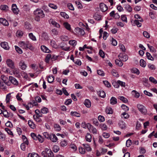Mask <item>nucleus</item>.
I'll return each mask as SVG.
<instances>
[{
	"instance_id": "f257e3e1",
	"label": "nucleus",
	"mask_w": 157,
	"mask_h": 157,
	"mask_svg": "<svg viewBox=\"0 0 157 157\" xmlns=\"http://www.w3.org/2000/svg\"><path fill=\"white\" fill-rule=\"evenodd\" d=\"M33 14L35 17V20L38 22L40 21V18H43L45 16L43 10L39 8L36 9L33 11Z\"/></svg>"
},
{
	"instance_id": "f03ea898",
	"label": "nucleus",
	"mask_w": 157,
	"mask_h": 157,
	"mask_svg": "<svg viewBox=\"0 0 157 157\" xmlns=\"http://www.w3.org/2000/svg\"><path fill=\"white\" fill-rule=\"evenodd\" d=\"M137 108L140 112L144 115L147 114V111L145 107L143 105L140 104H138L137 105Z\"/></svg>"
},
{
	"instance_id": "7ed1b4c3",
	"label": "nucleus",
	"mask_w": 157,
	"mask_h": 157,
	"mask_svg": "<svg viewBox=\"0 0 157 157\" xmlns=\"http://www.w3.org/2000/svg\"><path fill=\"white\" fill-rule=\"evenodd\" d=\"M12 70V75L13 74L16 77L19 78L21 77L20 70L18 68H14Z\"/></svg>"
},
{
	"instance_id": "20e7f679",
	"label": "nucleus",
	"mask_w": 157,
	"mask_h": 157,
	"mask_svg": "<svg viewBox=\"0 0 157 157\" xmlns=\"http://www.w3.org/2000/svg\"><path fill=\"white\" fill-rule=\"evenodd\" d=\"M48 21L50 24L58 28H60V26L59 24L55 21L53 19H50Z\"/></svg>"
},
{
	"instance_id": "39448f33",
	"label": "nucleus",
	"mask_w": 157,
	"mask_h": 157,
	"mask_svg": "<svg viewBox=\"0 0 157 157\" xmlns=\"http://www.w3.org/2000/svg\"><path fill=\"white\" fill-rule=\"evenodd\" d=\"M9 80L10 82L15 85H17L18 84V82L17 79L12 76L9 77Z\"/></svg>"
},
{
	"instance_id": "423d86ee",
	"label": "nucleus",
	"mask_w": 157,
	"mask_h": 157,
	"mask_svg": "<svg viewBox=\"0 0 157 157\" xmlns=\"http://www.w3.org/2000/svg\"><path fill=\"white\" fill-rule=\"evenodd\" d=\"M6 64L8 66L12 69H13L15 67L14 62L11 59H8L6 60Z\"/></svg>"
},
{
	"instance_id": "0eeeda50",
	"label": "nucleus",
	"mask_w": 157,
	"mask_h": 157,
	"mask_svg": "<svg viewBox=\"0 0 157 157\" xmlns=\"http://www.w3.org/2000/svg\"><path fill=\"white\" fill-rule=\"evenodd\" d=\"M88 124L90 125L89 127L88 128L89 131L94 134H96L97 133V129L91 125L89 123Z\"/></svg>"
},
{
	"instance_id": "6e6552de",
	"label": "nucleus",
	"mask_w": 157,
	"mask_h": 157,
	"mask_svg": "<svg viewBox=\"0 0 157 157\" xmlns=\"http://www.w3.org/2000/svg\"><path fill=\"white\" fill-rule=\"evenodd\" d=\"M28 42L21 41L18 43L19 46L23 49L27 48V44Z\"/></svg>"
},
{
	"instance_id": "1a4fd4ad",
	"label": "nucleus",
	"mask_w": 157,
	"mask_h": 157,
	"mask_svg": "<svg viewBox=\"0 0 157 157\" xmlns=\"http://www.w3.org/2000/svg\"><path fill=\"white\" fill-rule=\"evenodd\" d=\"M99 6L102 12H104L108 9V7L107 6L103 3H101L100 4Z\"/></svg>"
},
{
	"instance_id": "9d476101",
	"label": "nucleus",
	"mask_w": 157,
	"mask_h": 157,
	"mask_svg": "<svg viewBox=\"0 0 157 157\" xmlns=\"http://www.w3.org/2000/svg\"><path fill=\"white\" fill-rule=\"evenodd\" d=\"M119 59L123 62L126 61L128 59V57L126 55H119Z\"/></svg>"
},
{
	"instance_id": "9b49d317",
	"label": "nucleus",
	"mask_w": 157,
	"mask_h": 157,
	"mask_svg": "<svg viewBox=\"0 0 157 157\" xmlns=\"http://www.w3.org/2000/svg\"><path fill=\"white\" fill-rule=\"evenodd\" d=\"M1 46L2 48L6 50H8L10 48L8 43L6 42H2L1 43Z\"/></svg>"
},
{
	"instance_id": "f8f14e48",
	"label": "nucleus",
	"mask_w": 157,
	"mask_h": 157,
	"mask_svg": "<svg viewBox=\"0 0 157 157\" xmlns=\"http://www.w3.org/2000/svg\"><path fill=\"white\" fill-rule=\"evenodd\" d=\"M40 48L42 51L45 53H49L51 52L48 48L44 45L41 46Z\"/></svg>"
},
{
	"instance_id": "ddd939ff",
	"label": "nucleus",
	"mask_w": 157,
	"mask_h": 157,
	"mask_svg": "<svg viewBox=\"0 0 157 157\" xmlns=\"http://www.w3.org/2000/svg\"><path fill=\"white\" fill-rule=\"evenodd\" d=\"M12 10L14 13L15 14L18 13L19 10L15 4H13L12 6Z\"/></svg>"
},
{
	"instance_id": "4468645a",
	"label": "nucleus",
	"mask_w": 157,
	"mask_h": 157,
	"mask_svg": "<svg viewBox=\"0 0 157 157\" xmlns=\"http://www.w3.org/2000/svg\"><path fill=\"white\" fill-rule=\"evenodd\" d=\"M49 139H50L52 142H56L58 140V138L56 136V135L53 134H51L50 138H49Z\"/></svg>"
},
{
	"instance_id": "2eb2a0df",
	"label": "nucleus",
	"mask_w": 157,
	"mask_h": 157,
	"mask_svg": "<svg viewBox=\"0 0 157 157\" xmlns=\"http://www.w3.org/2000/svg\"><path fill=\"white\" fill-rule=\"evenodd\" d=\"M75 31L78 34L84 35L85 34V32L84 30L81 28H77L75 29Z\"/></svg>"
},
{
	"instance_id": "dca6fc26",
	"label": "nucleus",
	"mask_w": 157,
	"mask_h": 157,
	"mask_svg": "<svg viewBox=\"0 0 157 157\" xmlns=\"http://www.w3.org/2000/svg\"><path fill=\"white\" fill-rule=\"evenodd\" d=\"M0 23L5 26L9 25L8 21L5 18H0Z\"/></svg>"
},
{
	"instance_id": "f3484780",
	"label": "nucleus",
	"mask_w": 157,
	"mask_h": 157,
	"mask_svg": "<svg viewBox=\"0 0 157 157\" xmlns=\"http://www.w3.org/2000/svg\"><path fill=\"white\" fill-rule=\"evenodd\" d=\"M19 66L21 69L22 70H25L27 67L25 63L23 61H21L20 62Z\"/></svg>"
},
{
	"instance_id": "a211bd4d",
	"label": "nucleus",
	"mask_w": 157,
	"mask_h": 157,
	"mask_svg": "<svg viewBox=\"0 0 157 157\" xmlns=\"http://www.w3.org/2000/svg\"><path fill=\"white\" fill-rule=\"evenodd\" d=\"M119 127L122 129H125L126 127V124L125 122L122 121H120L119 123Z\"/></svg>"
},
{
	"instance_id": "6ab92c4d",
	"label": "nucleus",
	"mask_w": 157,
	"mask_h": 157,
	"mask_svg": "<svg viewBox=\"0 0 157 157\" xmlns=\"http://www.w3.org/2000/svg\"><path fill=\"white\" fill-rule=\"evenodd\" d=\"M85 139L87 141L90 142L91 141L92 137L89 133H87L85 136Z\"/></svg>"
},
{
	"instance_id": "aec40b11",
	"label": "nucleus",
	"mask_w": 157,
	"mask_h": 157,
	"mask_svg": "<svg viewBox=\"0 0 157 157\" xmlns=\"http://www.w3.org/2000/svg\"><path fill=\"white\" fill-rule=\"evenodd\" d=\"M124 8L125 10L129 12H131L132 10V7L128 4H124Z\"/></svg>"
},
{
	"instance_id": "412c9836",
	"label": "nucleus",
	"mask_w": 157,
	"mask_h": 157,
	"mask_svg": "<svg viewBox=\"0 0 157 157\" xmlns=\"http://www.w3.org/2000/svg\"><path fill=\"white\" fill-rule=\"evenodd\" d=\"M117 103V99L115 97H112L110 99V104L113 105L116 104Z\"/></svg>"
},
{
	"instance_id": "4be33fe9",
	"label": "nucleus",
	"mask_w": 157,
	"mask_h": 157,
	"mask_svg": "<svg viewBox=\"0 0 157 157\" xmlns=\"http://www.w3.org/2000/svg\"><path fill=\"white\" fill-rule=\"evenodd\" d=\"M82 145L84 146L85 149L87 151H91V148L88 144H82Z\"/></svg>"
},
{
	"instance_id": "5701e85b",
	"label": "nucleus",
	"mask_w": 157,
	"mask_h": 157,
	"mask_svg": "<svg viewBox=\"0 0 157 157\" xmlns=\"http://www.w3.org/2000/svg\"><path fill=\"white\" fill-rule=\"evenodd\" d=\"M0 9L2 10L6 11L9 10V7L6 5H3L0 6Z\"/></svg>"
},
{
	"instance_id": "b1692460",
	"label": "nucleus",
	"mask_w": 157,
	"mask_h": 157,
	"mask_svg": "<svg viewBox=\"0 0 157 157\" xmlns=\"http://www.w3.org/2000/svg\"><path fill=\"white\" fill-rule=\"evenodd\" d=\"M98 93L99 95L102 98H105V93L104 91L102 90H99Z\"/></svg>"
},
{
	"instance_id": "393cba45",
	"label": "nucleus",
	"mask_w": 157,
	"mask_h": 157,
	"mask_svg": "<svg viewBox=\"0 0 157 157\" xmlns=\"http://www.w3.org/2000/svg\"><path fill=\"white\" fill-rule=\"evenodd\" d=\"M131 71L132 73L136 74L137 75H139L140 73V72L139 70L135 67L132 68L131 69Z\"/></svg>"
},
{
	"instance_id": "a878e982",
	"label": "nucleus",
	"mask_w": 157,
	"mask_h": 157,
	"mask_svg": "<svg viewBox=\"0 0 157 157\" xmlns=\"http://www.w3.org/2000/svg\"><path fill=\"white\" fill-rule=\"evenodd\" d=\"M84 105L88 108H90L91 105V103L90 101L87 99H86L84 102Z\"/></svg>"
},
{
	"instance_id": "bb28decb",
	"label": "nucleus",
	"mask_w": 157,
	"mask_h": 157,
	"mask_svg": "<svg viewBox=\"0 0 157 157\" xmlns=\"http://www.w3.org/2000/svg\"><path fill=\"white\" fill-rule=\"evenodd\" d=\"M0 88L4 90L6 89V84L5 82L1 81H0Z\"/></svg>"
},
{
	"instance_id": "cd10ccee",
	"label": "nucleus",
	"mask_w": 157,
	"mask_h": 157,
	"mask_svg": "<svg viewBox=\"0 0 157 157\" xmlns=\"http://www.w3.org/2000/svg\"><path fill=\"white\" fill-rule=\"evenodd\" d=\"M132 93L135 98H138L140 97V94L135 90L132 91Z\"/></svg>"
},
{
	"instance_id": "c85d7f7f",
	"label": "nucleus",
	"mask_w": 157,
	"mask_h": 157,
	"mask_svg": "<svg viewBox=\"0 0 157 157\" xmlns=\"http://www.w3.org/2000/svg\"><path fill=\"white\" fill-rule=\"evenodd\" d=\"M50 45L53 48H57V46L56 41L53 40H51L50 42Z\"/></svg>"
},
{
	"instance_id": "c756f323",
	"label": "nucleus",
	"mask_w": 157,
	"mask_h": 157,
	"mask_svg": "<svg viewBox=\"0 0 157 157\" xmlns=\"http://www.w3.org/2000/svg\"><path fill=\"white\" fill-rule=\"evenodd\" d=\"M105 112L108 114H112L113 111L112 108L111 107H107L105 109Z\"/></svg>"
},
{
	"instance_id": "7c9ffc66",
	"label": "nucleus",
	"mask_w": 157,
	"mask_h": 157,
	"mask_svg": "<svg viewBox=\"0 0 157 157\" xmlns=\"http://www.w3.org/2000/svg\"><path fill=\"white\" fill-rule=\"evenodd\" d=\"M129 116L128 114L125 112H124L122 113L121 114V117L125 119H127L129 118Z\"/></svg>"
},
{
	"instance_id": "2f4dec72",
	"label": "nucleus",
	"mask_w": 157,
	"mask_h": 157,
	"mask_svg": "<svg viewBox=\"0 0 157 157\" xmlns=\"http://www.w3.org/2000/svg\"><path fill=\"white\" fill-rule=\"evenodd\" d=\"M28 124L29 127L32 128L34 129L36 127L35 124L32 121L29 120L28 122Z\"/></svg>"
},
{
	"instance_id": "473e14b6",
	"label": "nucleus",
	"mask_w": 157,
	"mask_h": 157,
	"mask_svg": "<svg viewBox=\"0 0 157 157\" xmlns=\"http://www.w3.org/2000/svg\"><path fill=\"white\" fill-rule=\"evenodd\" d=\"M71 115L72 116H75L77 117H79L80 116V114L77 112L71 111Z\"/></svg>"
},
{
	"instance_id": "72a5a7b5",
	"label": "nucleus",
	"mask_w": 157,
	"mask_h": 157,
	"mask_svg": "<svg viewBox=\"0 0 157 157\" xmlns=\"http://www.w3.org/2000/svg\"><path fill=\"white\" fill-rule=\"evenodd\" d=\"M41 112L44 114L48 113L49 112L48 109L45 107H43L41 109Z\"/></svg>"
},
{
	"instance_id": "f704fd0d",
	"label": "nucleus",
	"mask_w": 157,
	"mask_h": 157,
	"mask_svg": "<svg viewBox=\"0 0 157 157\" xmlns=\"http://www.w3.org/2000/svg\"><path fill=\"white\" fill-rule=\"evenodd\" d=\"M29 38L33 41H36V36L34 35L32 33H30L29 34Z\"/></svg>"
},
{
	"instance_id": "c9c22d12",
	"label": "nucleus",
	"mask_w": 157,
	"mask_h": 157,
	"mask_svg": "<svg viewBox=\"0 0 157 157\" xmlns=\"http://www.w3.org/2000/svg\"><path fill=\"white\" fill-rule=\"evenodd\" d=\"M120 59H117L115 60V63L116 65L120 66L121 67L123 65V63Z\"/></svg>"
},
{
	"instance_id": "e433bc0d",
	"label": "nucleus",
	"mask_w": 157,
	"mask_h": 157,
	"mask_svg": "<svg viewBox=\"0 0 157 157\" xmlns=\"http://www.w3.org/2000/svg\"><path fill=\"white\" fill-rule=\"evenodd\" d=\"M64 26L67 29L70 30L71 29L70 25L67 22H64L63 24Z\"/></svg>"
},
{
	"instance_id": "4c0bfd02",
	"label": "nucleus",
	"mask_w": 157,
	"mask_h": 157,
	"mask_svg": "<svg viewBox=\"0 0 157 157\" xmlns=\"http://www.w3.org/2000/svg\"><path fill=\"white\" fill-rule=\"evenodd\" d=\"M54 77L52 76L49 75L48 77V81L49 83H51L53 82Z\"/></svg>"
},
{
	"instance_id": "58836bf2",
	"label": "nucleus",
	"mask_w": 157,
	"mask_h": 157,
	"mask_svg": "<svg viewBox=\"0 0 157 157\" xmlns=\"http://www.w3.org/2000/svg\"><path fill=\"white\" fill-rule=\"evenodd\" d=\"M60 15L64 17V18L68 19L69 16L66 13L64 12H61L60 13Z\"/></svg>"
},
{
	"instance_id": "ea45409f",
	"label": "nucleus",
	"mask_w": 157,
	"mask_h": 157,
	"mask_svg": "<svg viewBox=\"0 0 157 157\" xmlns=\"http://www.w3.org/2000/svg\"><path fill=\"white\" fill-rule=\"evenodd\" d=\"M134 23L135 24L133 25L134 26L136 25L139 27H140L141 26V23H140L138 20H135L134 21Z\"/></svg>"
},
{
	"instance_id": "a19ab883",
	"label": "nucleus",
	"mask_w": 157,
	"mask_h": 157,
	"mask_svg": "<svg viewBox=\"0 0 157 157\" xmlns=\"http://www.w3.org/2000/svg\"><path fill=\"white\" fill-rule=\"evenodd\" d=\"M15 49L17 52L19 54H21L23 53L22 50L21 48L17 46H15Z\"/></svg>"
},
{
	"instance_id": "79ce46f5",
	"label": "nucleus",
	"mask_w": 157,
	"mask_h": 157,
	"mask_svg": "<svg viewBox=\"0 0 157 157\" xmlns=\"http://www.w3.org/2000/svg\"><path fill=\"white\" fill-rule=\"evenodd\" d=\"M51 32L54 35L56 36L58 35L59 34L58 30L55 28L51 30Z\"/></svg>"
},
{
	"instance_id": "37998d69",
	"label": "nucleus",
	"mask_w": 157,
	"mask_h": 157,
	"mask_svg": "<svg viewBox=\"0 0 157 157\" xmlns=\"http://www.w3.org/2000/svg\"><path fill=\"white\" fill-rule=\"evenodd\" d=\"M100 128L102 130H106L107 129V125L105 124H101L100 125Z\"/></svg>"
},
{
	"instance_id": "c03bdc74",
	"label": "nucleus",
	"mask_w": 157,
	"mask_h": 157,
	"mask_svg": "<svg viewBox=\"0 0 157 157\" xmlns=\"http://www.w3.org/2000/svg\"><path fill=\"white\" fill-rule=\"evenodd\" d=\"M121 107L124 110L127 111L129 110V108L127 106L124 104H122L121 106Z\"/></svg>"
},
{
	"instance_id": "a18cd8bd",
	"label": "nucleus",
	"mask_w": 157,
	"mask_h": 157,
	"mask_svg": "<svg viewBox=\"0 0 157 157\" xmlns=\"http://www.w3.org/2000/svg\"><path fill=\"white\" fill-rule=\"evenodd\" d=\"M28 157H39V156L37 153H29Z\"/></svg>"
},
{
	"instance_id": "49530a36",
	"label": "nucleus",
	"mask_w": 157,
	"mask_h": 157,
	"mask_svg": "<svg viewBox=\"0 0 157 157\" xmlns=\"http://www.w3.org/2000/svg\"><path fill=\"white\" fill-rule=\"evenodd\" d=\"M69 44L73 46H75L77 44V42L75 40H70L69 42Z\"/></svg>"
},
{
	"instance_id": "de8ad7c7",
	"label": "nucleus",
	"mask_w": 157,
	"mask_h": 157,
	"mask_svg": "<svg viewBox=\"0 0 157 157\" xmlns=\"http://www.w3.org/2000/svg\"><path fill=\"white\" fill-rule=\"evenodd\" d=\"M48 6L54 10H56L58 8L57 6L56 5L52 3H49Z\"/></svg>"
},
{
	"instance_id": "09e8293b",
	"label": "nucleus",
	"mask_w": 157,
	"mask_h": 157,
	"mask_svg": "<svg viewBox=\"0 0 157 157\" xmlns=\"http://www.w3.org/2000/svg\"><path fill=\"white\" fill-rule=\"evenodd\" d=\"M140 64L141 67H144L146 66V64L144 59H141L140 61Z\"/></svg>"
},
{
	"instance_id": "8fccbe9b",
	"label": "nucleus",
	"mask_w": 157,
	"mask_h": 157,
	"mask_svg": "<svg viewBox=\"0 0 157 157\" xmlns=\"http://www.w3.org/2000/svg\"><path fill=\"white\" fill-rule=\"evenodd\" d=\"M118 98L124 103H126L128 102V100L123 96H119Z\"/></svg>"
},
{
	"instance_id": "3c124183",
	"label": "nucleus",
	"mask_w": 157,
	"mask_h": 157,
	"mask_svg": "<svg viewBox=\"0 0 157 157\" xmlns=\"http://www.w3.org/2000/svg\"><path fill=\"white\" fill-rule=\"evenodd\" d=\"M149 80L150 82H152L154 84H156L157 83V81L154 78L152 77H150L149 78Z\"/></svg>"
},
{
	"instance_id": "603ef678",
	"label": "nucleus",
	"mask_w": 157,
	"mask_h": 157,
	"mask_svg": "<svg viewBox=\"0 0 157 157\" xmlns=\"http://www.w3.org/2000/svg\"><path fill=\"white\" fill-rule=\"evenodd\" d=\"M11 97V93H9L6 95V100L7 103H8L10 102Z\"/></svg>"
},
{
	"instance_id": "864d4df0",
	"label": "nucleus",
	"mask_w": 157,
	"mask_h": 157,
	"mask_svg": "<svg viewBox=\"0 0 157 157\" xmlns=\"http://www.w3.org/2000/svg\"><path fill=\"white\" fill-rule=\"evenodd\" d=\"M111 73L115 77H118L119 76V75L117 72L115 70H113Z\"/></svg>"
},
{
	"instance_id": "5fc2aeb1",
	"label": "nucleus",
	"mask_w": 157,
	"mask_h": 157,
	"mask_svg": "<svg viewBox=\"0 0 157 157\" xmlns=\"http://www.w3.org/2000/svg\"><path fill=\"white\" fill-rule=\"evenodd\" d=\"M121 19L122 21L126 23L127 22V18L126 15H121Z\"/></svg>"
},
{
	"instance_id": "6e6d98bb",
	"label": "nucleus",
	"mask_w": 157,
	"mask_h": 157,
	"mask_svg": "<svg viewBox=\"0 0 157 157\" xmlns=\"http://www.w3.org/2000/svg\"><path fill=\"white\" fill-rule=\"evenodd\" d=\"M31 136L32 138L35 140H37L38 139V135H36L34 133H32Z\"/></svg>"
},
{
	"instance_id": "4d7b16f0",
	"label": "nucleus",
	"mask_w": 157,
	"mask_h": 157,
	"mask_svg": "<svg viewBox=\"0 0 157 157\" xmlns=\"http://www.w3.org/2000/svg\"><path fill=\"white\" fill-rule=\"evenodd\" d=\"M28 48L31 50H33L34 49V48L33 46L29 42H28L27 44V48Z\"/></svg>"
},
{
	"instance_id": "13d9d810",
	"label": "nucleus",
	"mask_w": 157,
	"mask_h": 157,
	"mask_svg": "<svg viewBox=\"0 0 157 157\" xmlns=\"http://www.w3.org/2000/svg\"><path fill=\"white\" fill-rule=\"evenodd\" d=\"M40 117H38L36 116V115L33 116V117L34 119L37 122H40L42 121L41 119L40 118Z\"/></svg>"
},
{
	"instance_id": "bf43d9fd",
	"label": "nucleus",
	"mask_w": 157,
	"mask_h": 157,
	"mask_svg": "<svg viewBox=\"0 0 157 157\" xmlns=\"http://www.w3.org/2000/svg\"><path fill=\"white\" fill-rule=\"evenodd\" d=\"M146 56L147 58L149 60L153 61L154 60V58L151 55V54L148 52L146 53Z\"/></svg>"
},
{
	"instance_id": "052dcab7",
	"label": "nucleus",
	"mask_w": 157,
	"mask_h": 157,
	"mask_svg": "<svg viewBox=\"0 0 157 157\" xmlns=\"http://www.w3.org/2000/svg\"><path fill=\"white\" fill-rule=\"evenodd\" d=\"M79 152L82 154H84L85 153V149L82 147H79L78 148Z\"/></svg>"
},
{
	"instance_id": "680f3d73",
	"label": "nucleus",
	"mask_w": 157,
	"mask_h": 157,
	"mask_svg": "<svg viewBox=\"0 0 157 157\" xmlns=\"http://www.w3.org/2000/svg\"><path fill=\"white\" fill-rule=\"evenodd\" d=\"M23 32L21 30H18L16 32V36L17 37H21L23 36Z\"/></svg>"
},
{
	"instance_id": "e2e57ef3",
	"label": "nucleus",
	"mask_w": 157,
	"mask_h": 157,
	"mask_svg": "<svg viewBox=\"0 0 157 157\" xmlns=\"http://www.w3.org/2000/svg\"><path fill=\"white\" fill-rule=\"evenodd\" d=\"M59 149V147L57 145H55L53 148V151L55 152H57Z\"/></svg>"
},
{
	"instance_id": "0e129e2a",
	"label": "nucleus",
	"mask_w": 157,
	"mask_h": 157,
	"mask_svg": "<svg viewBox=\"0 0 157 157\" xmlns=\"http://www.w3.org/2000/svg\"><path fill=\"white\" fill-rule=\"evenodd\" d=\"M35 113H36V116L38 117H42V114L40 113V111L39 109H36L35 111Z\"/></svg>"
},
{
	"instance_id": "69168bd1",
	"label": "nucleus",
	"mask_w": 157,
	"mask_h": 157,
	"mask_svg": "<svg viewBox=\"0 0 157 157\" xmlns=\"http://www.w3.org/2000/svg\"><path fill=\"white\" fill-rule=\"evenodd\" d=\"M99 55L102 58H104L105 57V53L104 52L101 50L100 49L99 52Z\"/></svg>"
},
{
	"instance_id": "338daca9",
	"label": "nucleus",
	"mask_w": 157,
	"mask_h": 157,
	"mask_svg": "<svg viewBox=\"0 0 157 157\" xmlns=\"http://www.w3.org/2000/svg\"><path fill=\"white\" fill-rule=\"evenodd\" d=\"M54 128L56 131H59L61 130V127L59 124H55L54 125Z\"/></svg>"
},
{
	"instance_id": "774afa93",
	"label": "nucleus",
	"mask_w": 157,
	"mask_h": 157,
	"mask_svg": "<svg viewBox=\"0 0 157 157\" xmlns=\"http://www.w3.org/2000/svg\"><path fill=\"white\" fill-rule=\"evenodd\" d=\"M143 36L147 38H150V35L147 31H144L143 32Z\"/></svg>"
}]
</instances>
